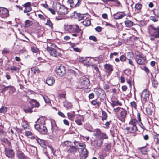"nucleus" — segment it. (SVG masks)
Listing matches in <instances>:
<instances>
[{"label": "nucleus", "instance_id": "obj_8", "mask_svg": "<svg viewBox=\"0 0 159 159\" xmlns=\"http://www.w3.org/2000/svg\"><path fill=\"white\" fill-rule=\"evenodd\" d=\"M5 154L9 158H12L14 156V153L12 149L9 148L5 149Z\"/></svg>", "mask_w": 159, "mask_h": 159}, {"label": "nucleus", "instance_id": "obj_52", "mask_svg": "<svg viewBox=\"0 0 159 159\" xmlns=\"http://www.w3.org/2000/svg\"><path fill=\"white\" fill-rule=\"evenodd\" d=\"M86 57H80L79 58V61L80 62H83L86 59Z\"/></svg>", "mask_w": 159, "mask_h": 159}, {"label": "nucleus", "instance_id": "obj_3", "mask_svg": "<svg viewBox=\"0 0 159 159\" xmlns=\"http://www.w3.org/2000/svg\"><path fill=\"white\" fill-rule=\"evenodd\" d=\"M137 120L136 119H133L129 123L130 125L129 127L125 128V129L130 133H133L138 130L136 126V123Z\"/></svg>", "mask_w": 159, "mask_h": 159}, {"label": "nucleus", "instance_id": "obj_19", "mask_svg": "<svg viewBox=\"0 0 159 159\" xmlns=\"http://www.w3.org/2000/svg\"><path fill=\"white\" fill-rule=\"evenodd\" d=\"M68 151L71 153L75 154V152H78L79 150L75 146H72L69 148Z\"/></svg>", "mask_w": 159, "mask_h": 159}, {"label": "nucleus", "instance_id": "obj_21", "mask_svg": "<svg viewBox=\"0 0 159 159\" xmlns=\"http://www.w3.org/2000/svg\"><path fill=\"white\" fill-rule=\"evenodd\" d=\"M39 131L42 134H45L47 133V129L46 127L42 125V126H41L40 129L39 130Z\"/></svg>", "mask_w": 159, "mask_h": 159}, {"label": "nucleus", "instance_id": "obj_39", "mask_svg": "<svg viewBox=\"0 0 159 159\" xmlns=\"http://www.w3.org/2000/svg\"><path fill=\"white\" fill-rule=\"evenodd\" d=\"M154 14L157 17H159V9H154L153 10Z\"/></svg>", "mask_w": 159, "mask_h": 159}, {"label": "nucleus", "instance_id": "obj_43", "mask_svg": "<svg viewBox=\"0 0 159 159\" xmlns=\"http://www.w3.org/2000/svg\"><path fill=\"white\" fill-rule=\"evenodd\" d=\"M140 151L141 153L143 154H146L147 152V149L145 148H142L140 149Z\"/></svg>", "mask_w": 159, "mask_h": 159}, {"label": "nucleus", "instance_id": "obj_56", "mask_svg": "<svg viewBox=\"0 0 159 159\" xmlns=\"http://www.w3.org/2000/svg\"><path fill=\"white\" fill-rule=\"evenodd\" d=\"M154 138L157 140L156 142V144H159V134H156L154 136Z\"/></svg>", "mask_w": 159, "mask_h": 159}, {"label": "nucleus", "instance_id": "obj_48", "mask_svg": "<svg viewBox=\"0 0 159 159\" xmlns=\"http://www.w3.org/2000/svg\"><path fill=\"white\" fill-rule=\"evenodd\" d=\"M32 9L30 7H25V10L24 11V13H28L31 11Z\"/></svg>", "mask_w": 159, "mask_h": 159}, {"label": "nucleus", "instance_id": "obj_34", "mask_svg": "<svg viewBox=\"0 0 159 159\" xmlns=\"http://www.w3.org/2000/svg\"><path fill=\"white\" fill-rule=\"evenodd\" d=\"M37 142L42 147H43L45 145V143L43 140H42L41 139L38 138L37 139Z\"/></svg>", "mask_w": 159, "mask_h": 159}, {"label": "nucleus", "instance_id": "obj_26", "mask_svg": "<svg viewBox=\"0 0 159 159\" xmlns=\"http://www.w3.org/2000/svg\"><path fill=\"white\" fill-rule=\"evenodd\" d=\"M67 5L69 7V6L70 8L74 7V4L73 0H67Z\"/></svg>", "mask_w": 159, "mask_h": 159}, {"label": "nucleus", "instance_id": "obj_24", "mask_svg": "<svg viewBox=\"0 0 159 159\" xmlns=\"http://www.w3.org/2000/svg\"><path fill=\"white\" fill-rule=\"evenodd\" d=\"M82 23L83 25L86 26H89L91 24V21L89 19L85 20Z\"/></svg>", "mask_w": 159, "mask_h": 159}, {"label": "nucleus", "instance_id": "obj_35", "mask_svg": "<svg viewBox=\"0 0 159 159\" xmlns=\"http://www.w3.org/2000/svg\"><path fill=\"white\" fill-rule=\"evenodd\" d=\"M74 112L72 113H68L67 114L69 119L71 120H73L74 117Z\"/></svg>", "mask_w": 159, "mask_h": 159}, {"label": "nucleus", "instance_id": "obj_51", "mask_svg": "<svg viewBox=\"0 0 159 159\" xmlns=\"http://www.w3.org/2000/svg\"><path fill=\"white\" fill-rule=\"evenodd\" d=\"M150 18L151 20L154 22L157 21L158 20L157 18L154 16H151L150 17Z\"/></svg>", "mask_w": 159, "mask_h": 159}, {"label": "nucleus", "instance_id": "obj_64", "mask_svg": "<svg viewBox=\"0 0 159 159\" xmlns=\"http://www.w3.org/2000/svg\"><path fill=\"white\" fill-rule=\"evenodd\" d=\"M142 69L147 73L149 72V69L146 67L145 66H143Z\"/></svg>", "mask_w": 159, "mask_h": 159}, {"label": "nucleus", "instance_id": "obj_29", "mask_svg": "<svg viewBox=\"0 0 159 159\" xmlns=\"http://www.w3.org/2000/svg\"><path fill=\"white\" fill-rule=\"evenodd\" d=\"M102 120H104L107 119V115L106 112L103 110H102Z\"/></svg>", "mask_w": 159, "mask_h": 159}, {"label": "nucleus", "instance_id": "obj_23", "mask_svg": "<svg viewBox=\"0 0 159 159\" xmlns=\"http://www.w3.org/2000/svg\"><path fill=\"white\" fill-rule=\"evenodd\" d=\"M32 21L27 20L25 22L24 27H28L32 25Z\"/></svg>", "mask_w": 159, "mask_h": 159}, {"label": "nucleus", "instance_id": "obj_53", "mask_svg": "<svg viewBox=\"0 0 159 159\" xmlns=\"http://www.w3.org/2000/svg\"><path fill=\"white\" fill-rule=\"evenodd\" d=\"M31 50L33 52L36 53L38 51V49L36 47H33L31 48Z\"/></svg>", "mask_w": 159, "mask_h": 159}, {"label": "nucleus", "instance_id": "obj_60", "mask_svg": "<svg viewBox=\"0 0 159 159\" xmlns=\"http://www.w3.org/2000/svg\"><path fill=\"white\" fill-rule=\"evenodd\" d=\"M99 96L102 99H104L106 98V94L104 91L102 92L100 96Z\"/></svg>", "mask_w": 159, "mask_h": 159}, {"label": "nucleus", "instance_id": "obj_55", "mask_svg": "<svg viewBox=\"0 0 159 159\" xmlns=\"http://www.w3.org/2000/svg\"><path fill=\"white\" fill-rule=\"evenodd\" d=\"M38 68H33L31 69V71L34 74H35L37 73H38Z\"/></svg>", "mask_w": 159, "mask_h": 159}, {"label": "nucleus", "instance_id": "obj_38", "mask_svg": "<svg viewBox=\"0 0 159 159\" xmlns=\"http://www.w3.org/2000/svg\"><path fill=\"white\" fill-rule=\"evenodd\" d=\"M64 106L67 109L71 108L72 107V105L71 103H69L68 102H66L64 104Z\"/></svg>", "mask_w": 159, "mask_h": 159}, {"label": "nucleus", "instance_id": "obj_40", "mask_svg": "<svg viewBox=\"0 0 159 159\" xmlns=\"http://www.w3.org/2000/svg\"><path fill=\"white\" fill-rule=\"evenodd\" d=\"M103 2L105 3H107L110 1H112L116 2V3L118 4H120V2L118 0H102Z\"/></svg>", "mask_w": 159, "mask_h": 159}, {"label": "nucleus", "instance_id": "obj_58", "mask_svg": "<svg viewBox=\"0 0 159 159\" xmlns=\"http://www.w3.org/2000/svg\"><path fill=\"white\" fill-rule=\"evenodd\" d=\"M89 38L90 40H93L94 42H96L97 41V38L94 36H89Z\"/></svg>", "mask_w": 159, "mask_h": 159}, {"label": "nucleus", "instance_id": "obj_6", "mask_svg": "<svg viewBox=\"0 0 159 159\" xmlns=\"http://www.w3.org/2000/svg\"><path fill=\"white\" fill-rule=\"evenodd\" d=\"M47 48L51 55L55 57H57L58 55L60 56V54L54 48L48 46Z\"/></svg>", "mask_w": 159, "mask_h": 159}, {"label": "nucleus", "instance_id": "obj_54", "mask_svg": "<svg viewBox=\"0 0 159 159\" xmlns=\"http://www.w3.org/2000/svg\"><path fill=\"white\" fill-rule=\"evenodd\" d=\"M113 56H118V54L117 52H114L113 53H111L110 54V57L111 59H112L113 58Z\"/></svg>", "mask_w": 159, "mask_h": 159}, {"label": "nucleus", "instance_id": "obj_27", "mask_svg": "<svg viewBox=\"0 0 159 159\" xmlns=\"http://www.w3.org/2000/svg\"><path fill=\"white\" fill-rule=\"evenodd\" d=\"M92 67L93 69H94L96 71L95 73L97 74L99 76H100V72L98 68L95 65H92Z\"/></svg>", "mask_w": 159, "mask_h": 159}, {"label": "nucleus", "instance_id": "obj_17", "mask_svg": "<svg viewBox=\"0 0 159 159\" xmlns=\"http://www.w3.org/2000/svg\"><path fill=\"white\" fill-rule=\"evenodd\" d=\"M72 32H75L78 33L81 31V29L79 28V26L76 25H72Z\"/></svg>", "mask_w": 159, "mask_h": 159}, {"label": "nucleus", "instance_id": "obj_63", "mask_svg": "<svg viewBox=\"0 0 159 159\" xmlns=\"http://www.w3.org/2000/svg\"><path fill=\"white\" fill-rule=\"evenodd\" d=\"M131 106L134 107V108H136V104L135 102L134 101H133L131 103Z\"/></svg>", "mask_w": 159, "mask_h": 159}, {"label": "nucleus", "instance_id": "obj_16", "mask_svg": "<svg viewBox=\"0 0 159 159\" xmlns=\"http://www.w3.org/2000/svg\"><path fill=\"white\" fill-rule=\"evenodd\" d=\"M104 67L106 71L109 73L111 72L113 70L112 66L109 64H106Z\"/></svg>", "mask_w": 159, "mask_h": 159}, {"label": "nucleus", "instance_id": "obj_7", "mask_svg": "<svg viewBox=\"0 0 159 159\" xmlns=\"http://www.w3.org/2000/svg\"><path fill=\"white\" fill-rule=\"evenodd\" d=\"M8 10L6 8L0 7V16L2 18L7 17L8 16Z\"/></svg>", "mask_w": 159, "mask_h": 159}, {"label": "nucleus", "instance_id": "obj_28", "mask_svg": "<svg viewBox=\"0 0 159 159\" xmlns=\"http://www.w3.org/2000/svg\"><path fill=\"white\" fill-rule=\"evenodd\" d=\"M103 90L101 88H98L95 89V93L98 96H100Z\"/></svg>", "mask_w": 159, "mask_h": 159}, {"label": "nucleus", "instance_id": "obj_41", "mask_svg": "<svg viewBox=\"0 0 159 159\" xmlns=\"http://www.w3.org/2000/svg\"><path fill=\"white\" fill-rule=\"evenodd\" d=\"M19 69L16 67H15L14 66H11L10 67V70L11 71V72H13L14 71H19Z\"/></svg>", "mask_w": 159, "mask_h": 159}, {"label": "nucleus", "instance_id": "obj_1", "mask_svg": "<svg viewBox=\"0 0 159 159\" xmlns=\"http://www.w3.org/2000/svg\"><path fill=\"white\" fill-rule=\"evenodd\" d=\"M150 28L149 30V36L151 37L150 40L152 41H154L155 39L159 38V26L157 27H154L152 25L150 26Z\"/></svg>", "mask_w": 159, "mask_h": 159}, {"label": "nucleus", "instance_id": "obj_33", "mask_svg": "<svg viewBox=\"0 0 159 159\" xmlns=\"http://www.w3.org/2000/svg\"><path fill=\"white\" fill-rule=\"evenodd\" d=\"M51 130L53 134L55 135L57 134V132L58 131V128L57 126L53 127L52 126Z\"/></svg>", "mask_w": 159, "mask_h": 159}, {"label": "nucleus", "instance_id": "obj_22", "mask_svg": "<svg viewBox=\"0 0 159 159\" xmlns=\"http://www.w3.org/2000/svg\"><path fill=\"white\" fill-rule=\"evenodd\" d=\"M151 80L152 86L155 88H156L158 84V82L153 78H152Z\"/></svg>", "mask_w": 159, "mask_h": 159}, {"label": "nucleus", "instance_id": "obj_62", "mask_svg": "<svg viewBox=\"0 0 159 159\" xmlns=\"http://www.w3.org/2000/svg\"><path fill=\"white\" fill-rule=\"evenodd\" d=\"M96 31L98 32H100L102 30V28L100 26H97L95 28Z\"/></svg>", "mask_w": 159, "mask_h": 159}, {"label": "nucleus", "instance_id": "obj_31", "mask_svg": "<svg viewBox=\"0 0 159 159\" xmlns=\"http://www.w3.org/2000/svg\"><path fill=\"white\" fill-rule=\"evenodd\" d=\"M125 24L128 27H130L133 25V22L130 20H127L125 21Z\"/></svg>", "mask_w": 159, "mask_h": 159}, {"label": "nucleus", "instance_id": "obj_4", "mask_svg": "<svg viewBox=\"0 0 159 159\" xmlns=\"http://www.w3.org/2000/svg\"><path fill=\"white\" fill-rule=\"evenodd\" d=\"M136 61L138 64L143 65L146 62V58L144 55L139 51L135 52Z\"/></svg>", "mask_w": 159, "mask_h": 159}, {"label": "nucleus", "instance_id": "obj_11", "mask_svg": "<svg viewBox=\"0 0 159 159\" xmlns=\"http://www.w3.org/2000/svg\"><path fill=\"white\" fill-rule=\"evenodd\" d=\"M29 102L31 105L32 108H38L40 106L39 102L35 100L30 99Z\"/></svg>", "mask_w": 159, "mask_h": 159}, {"label": "nucleus", "instance_id": "obj_61", "mask_svg": "<svg viewBox=\"0 0 159 159\" xmlns=\"http://www.w3.org/2000/svg\"><path fill=\"white\" fill-rule=\"evenodd\" d=\"M42 125H40L39 124H36L35 125V128L38 131L40 129L41 126H42Z\"/></svg>", "mask_w": 159, "mask_h": 159}, {"label": "nucleus", "instance_id": "obj_10", "mask_svg": "<svg viewBox=\"0 0 159 159\" xmlns=\"http://www.w3.org/2000/svg\"><path fill=\"white\" fill-rule=\"evenodd\" d=\"M89 79L86 77H84L81 82L82 87L84 88H87L88 86L89 85Z\"/></svg>", "mask_w": 159, "mask_h": 159}, {"label": "nucleus", "instance_id": "obj_42", "mask_svg": "<svg viewBox=\"0 0 159 159\" xmlns=\"http://www.w3.org/2000/svg\"><path fill=\"white\" fill-rule=\"evenodd\" d=\"M142 4L139 3L136 4L135 5V8L138 10H140L142 8Z\"/></svg>", "mask_w": 159, "mask_h": 159}, {"label": "nucleus", "instance_id": "obj_14", "mask_svg": "<svg viewBox=\"0 0 159 159\" xmlns=\"http://www.w3.org/2000/svg\"><path fill=\"white\" fill-rule=\"evenodd\" d=\"M46 83L48 85L52 86L55 82V80L52 77L48 78L46 80Z\"/></svg>", "mask_w": 159, "mask_h": 159}, {"label": "nucleus", "instance_id": "obj_57", "mask_svg": "<svg viewBox=\"0 0 159 159\" xmlns=\"http://www.w3.org/2000/svg\"><path fill=\"white\" fill-rule=\"evenodd\" d=\"M75 121L77 123V124L79 125H81L82 124L81 120L80 119H76L75 120Z\"/></svg>", "mask_w": 159, "mask_h": 159}, {"label": "nucleus", "instance_id": "obj_2", "mask_svg": "<svg viewBox=\"0 0 159 159\" xmlns=\"http://www.w3.org/2000/svg\"><path fill=\"white\" fill-rule=\"evenodd\" d=\"M55 8L58 14L64 15L66 14L68 12L67 8L58 2L56 3Z\"/></svg>", "mask_w": 159, "mask_h": 159}, {"label": "nucleus", "instance_id": "obj_9", "mask_svg": "<svg viewBox=\"0 0 159 159\" xmlns=\"http://www.w3.org/2000/svg\"><path fill=\"white\" fill-rule=\"evenodd\" d=\"M103 140L102 139H98L94 141V147L97 149H99L102 144Z\"/></svg>", "mask_w": 159, "mask_h": 159}, {"label": "nucleus", "instance_id": "obj_13", "mask_svg": "<svg viewBox=\"0 0 159 159\" xmlns=\"http://www.w3.org/2000/svg\"><path fill=\"white\" fill-rule=\"evenodd\" d=\"M149 92L147 89H145L142 91L141 97L143 98L146 99L149 98Z\"/></svg>", "mask_w": 159, "mask_h": 159}, {"label": "nucleus", "instance_id": "obj_15", "mask_svg": "<svg viewBox=\"0 0 159 159\" xmlns=\"http://www.w3.org/2000/svg\"><path fill=\"white\" fill-rule=\"evenodd\" d=\"M114 18L116 20L121 19L123 18V17L126 16V14L124 12H122V14H118V13L114 15Z\"/></svg>", "mask_w": 159, "mask_h": 159}, {"label": "nucleus", "instance_id": "obj_46", "mask_svg": "<svg viewBox=\"0 0 159 159\" xmlns=\"http://www.w3.org/2000/svg\"><path fill=\"white\" fill-rule=\"evenodd\" d=\"M101 133H102L101 132V131L100 130L97 129L96 131V133L95 134V136L98 138L100 136Z\"/></svg>", "mask_w": 159, "mask_h": 159}, {"label": "nucleus", "instance_id": "obj_32", "mask_svg": "<svg viewBox=\"0 0 159 159\" xmlns=\"http://www.w3.org/2000/svg\"><path fill=\"white\" fill-rule=\"evenodd\" d=\"M32 107H28L27 108H25L24 110V111L25 112L27 113H31L33 112Z\"/></svg>", "mask_w": 159, "mask_h": 159}, {"label": "nucleus", "instance_id": "obj_25", "mask_svg": "<svg viewBox=\"0 0 159 159\" xmlns=\"http://www.w3.org/2000/svg\"><path fill=\"white\" fill-rule=\"evenodd\" d=\"M127 111H126L124 110H122V111H121L120 114V116L121 118L122 119H124L126 117V116L127 114Z\"/></svg>", "mask_w": 159, "mask_h": 159}, {"label": "nucleus", "instance_id": "obj_5", "mask_svg": "<svg viewBox=\"0 0 159 159\" xmlns=\"http://www.w3.org/2000/svg\"><path fill=\"white\" fill-rule=\"evenodd\" d=\"M55 71L57 74L60 77L63 76L66 72L65 67L64 66L62 65L57 66Z\"/></svg>", "mask_w": 159, "mask_h": 159}, {"label": "nucleus", "instance_id": "obj_49", "mask_svg": "<svg viewBox=\"0 0 159 159\" xmlns=\"http://www.w3.org/2000/svg\"><path fill=\"white\" fill-rule=\"evenodd\" d=\"M120 60L122 62H124L126 60V57L124 55L120 56Z\"/></svg>", "mask_w": 159, "mask_h": 159}, {"label": "nucleus", "instance_id": "obj_30", "mask_svg": "<svg viewBox=\"0 0 159 159\" xmlns=\"http://www.w3.org/2000/svg\"><path fill=\"white\" fill-rule=\"evenodd\" d=\"M111 145L110 143H106L105 144L104 150L106 151H108L111 149Z\"/></svg>", "mask_w": 159, "mask_h": 159}, {"label": "nucleus", "instance_id": "obj_12", "mask_svg": "<svg viewBox=\"0 0 159 159\" xmlns=\"http://www.w3.org/2000/svg\"><path fill=\"white\" fill-rule=\"evenodd\" d=\"M88 152L87 150L85 148L82 149L80 154V159H85L87 157Z\"/></svg>", "mask_w": 159, "mask_h": 159}, {"label": "nucleus", "instance_id": "obj_45", "mask_svg": "<svg viewBox=\"0 0 159 159\" xmlns=\"http://www.w3.org/2000/svg\"><path fill=\"white\" fill-rule=\"evenodd\" d=\"M46 24L50 27L51 28H53V24L49 19H48L47 20Z\"/></svg>", "mask_w": 159, "mask_h": 159}, {"label": "nucleus", "instance_id": "obj_44", "mask_svg": "<svg viewBox=\"0 0 159 159\" xmlns=\"http://www.w3.org/2000/svg\"><path fill=\"white\" fill-rule=\"evenodd\" d=\"M7 108L4 106H2L0 109V113H3L6 112L7 111Z\"/></svg>", "mask_w": 159, "mask_h": 159}, {"label": "nucleus", "instance_id": "obj_18", "mask_svg": "<svg viewBox=\"0 0 159 159\" xmlns=\"http://www.w3.org/2000/svg\"><path fill=\"white\" fill-rule=\"evenodd\" d=\"M74 15L78 18L79 20L80 21L84 19L85 14H81L80 13H78L76 11L74 12Z\"/></svg>", "mask_w": 159, "mask_h": 159}, {"label": "nucleus", "instance_id": "obj_36", "mask_svg": "<svg viewBox=\"0 0 159 159\" xmlns=\"http://www.w3.org/2000/svg\"><path fill=\"white\" fill-rule=\"evenodd\" d=\"M72 25H67L65 27V29L68 32L71 33L72 32Z\"/></svg>", "mask_w": 159, "mask_h": 159}, {"label": "nucleus", "instance_id": "obj_59", "mask_svg": "<svg viewBox=\"0 0 159 159\" xmlns=\"http://www.w3.org/2000/svg\"><path fill=\"white\" fill-rule=\"evenodd\" d=\"M43 99L46 103H48L50 102V100L47 96L43 97Z\"/></svg>", "mask_w": 159, "mask_h": 159}, {"label": "nucleus", "instance_id": "obj_20", "mask_svg": "<svg viewBox=\"0 0 159 159\" xmlns=\"http://www.w3.org/2000/svg\"><path fill=\"white\" fill-rule=\"evenodd\" d=\"M17 155L19 158L20 159H28V157L21 151L18 152Z\"/></svg>", "mask_w": 159, "mask_h": 159}, {"label": "nucleus", "instance_id": "obj_37", "mask_svg": "<svg viewBox=\"0 0 159 159\" xmlns=\"http://www.w3.org/2000/svg\"><path fill=\"white\" fill-rule=\"evenodd\" d=\"M111 104L113 107H114V106H115L118 105L121 106V103H120L119 101H111Z\"/></svg>", "mask_w": 159, "mask_h": 159}, {"label": "nucleus", "instance_id": "obj_50", "mask_svg": "<svg viewBox=\"0 0 159 159\" xmlns=\"http://www.w3.org/2000/svg\"><path fill=\"white\" fill-rule=\"evenodd\" d=\"M13 87L12 86H6L3 88L2 89V92H5L8 90L9 88H13Z\"/></svg>", "mask_w": 159, "mask_h": 159}, {"label": "nucleus", "instance_id": "obj_47", "mask_svg": "<svg viewBox=\"0 0 159 159\" xmlns=\"http://www.w3.org/2000/svg\"><path fill=\"white\" fill-rule=\"evenodd\" d=\"M107 138V136L106 135V134L104 133H101L100 136L98 138L99 139H102L103 140V139H106Z\"/></svg>", "mask_w": 159, "mask_h": 159}]
</instances>
